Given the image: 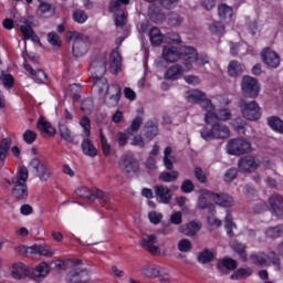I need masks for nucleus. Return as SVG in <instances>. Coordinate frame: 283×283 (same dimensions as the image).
I'll list each match as a JSON object with an SVG mask.
<instances>
[{
    "label": "nucleus",
    "instance_id": "42",
    "mask_svg": "<svg viewBox=\"0 0 283 283\" xmlns=\"http://www.w3.org/2000/svg\"><path fill=\"white\" fill-rule=\"evenodd\" d=\"M268 125L274 132H277L279 134H283V120L280 119V117H275V116L269 117Z\"/></svg>",
    "mask_w": 283,
    "mask_h": 283
},
{
    "label": "nucleus",
    "instance_id": "62",
    "mask_svg": "<svg viewBox=\"0 0 283 283\" xmlns=\"http://www.w3.org/2000/svg\"><path fill=\"white\" fill-rule=\"evenodd\" d=\"M38 254L44 255L45 258H52L54 253L48 245L38 244Z\"/></svg>",
    "mask_w": 283,
    "mask_h": 283
},
{
    "label": "nucleus",
    "instance_id": "58",
    "mask_svg": "<svg viewBox=\"0 0 283 283\" xmlns=\"http://www.w3.org/2000/svg\"><path fill=\"white\" fill-rule=\"evenodd\" d=\"M73 20L75 23H85L87 21V15L85 14V11L76 10L73 13Z\"/></svg>",
    "mask_w": 283,
    "mask_h": 283
},
{
    "label": "nucleus",
    "instance_id": "16",
    "mask_svg": "<svg viewBox=\"0 0 283 283\" xmlns=\"http://www.w3.org/2000/svg\"><path fill=\"white\" fill-rule=\"evenodd\" d=\"M158 242V237L154 234H148L146 239H142L140 241V248L145 249V251H148L151 255H160V248L155 245Z\"/></svg>",
    "mask_w": 283,
    "mask_h": 283
},
{
    "label": "nucleus",
    "instance_id": "3",
    "mask_svg": "<svg viewBox=\"0 0 283 283\" xmlns=\"http://www.w3.org/2000/svg\"><path fill=\"white\" fill-rule=\"evenodd\" d=\"M181 56L186 61L187 71L193 70V63L198 65H207L209 63V56L205 54L199 55L198 51L191 46L181 48Z\"/></svg>",
    "mask_w": 283,
    "mask_h": 283
},
{
    "label": "nucleus",
    "instance_id": "48",
    "mask_svg": "<svg viewBox=\"0 0 283 283\" xmlns=\"http://www.w3.org/2000/svg\"><path fill=\"white\" fill-rule=\"evenodd\" d=\"M99 140H101V146L104 156H111L112 155V146L109 143H107V137H105V134H103V130H99Z\"/></svg>",
    "mask_w": 283,
    "mask_h": 283
},
{
    "label": "nucleus",
    "instance_id": "50",
    "mask_svg": "<svg viewBox=\"0 0 283 283\" xmlns=\"http://www.w3.org/2000/svg\"><path fill=\"white\" fill-rule=\"evenodd\" d=\"M213 260V252L209 251V250H203L202 252H200L198 254V261L201 264H207L209 262H211Z\"/></svg>",
    "mask_w": 283,
    "mask_h": 283
},
{
    "label": "nucleus",
    "instance_id": "6",
    "mask_svg": "<svg viewBox=\"0 0 283 283\" xmlns=\"http://www.w3.org/2000/svg\"><path fill=\"white\" fill-rule=\"evenodd\" d=\"M140 273L146 277H158L160 283H170L169 270L157 264L142 266Z\"/></svg>",
    "mask_w": 283,
    "mask_h": 283
},
{
    "label": "nucleus",
    "instance_id": "44",
    "mask_svg": "<svg viewBox=\"0 0 283 283\" xmlns=\"http://www.w3.org/2000/svg\"><path fill=\"white\" fill-rule=\"evenodd\" d=\"M15 251L23 255H35L36 253H39V244H34L31 247L20 245L15 248Z\"/></svg>",
    "mask_w": 283,
    "mask_h": 283
},
{
    "label": "nucleus",
    "instance_id": "63",
    "mask_svg": "<svg viewBox=\"0 0 283 283\" xmlns=\"http://www.w3.org/2000/svg\"><path fill=\"white\" fill-rule=\"evenodd\" d=\"M23 140L28 145H32V143L36 140V133H34L33 130H25L23 134Z\"/></svg>",
    "mask_w": 283,
    "mask_h": 283
},
{
    "label": "nucleus",
    "instance_id": "40",
    "mask_svg": "<svg viewBox=\"0 0 283 283\" xmlns=\"http://www.w3.org/2000/svg\"><path fill=\"white\" fill-rule=\"evenodd\" d=\"M146 138L151 140L158 136V126L154 122H147L144 126Z\"/></svg>",
    "mask_w": 283,
    "mask_h": 283
},
{
    "label": "nucleus",
    "instance_id": "11",
    "mask_svg": "<svg viewBox=\"0 0 283 283\" xmlns=\"http://www.w3.org/2000/svg\"><path fill=\"white\" fill-rule=\"evenodd\" d=\"M90 72L92 78H101L107 72V57L105 55H98L91 61Z\"/></svg>",
    "mask_w": 283,
    "mask_h": 283
},
{
    "label": "nucleus",
    "instance_id": "28",
    "mask_svg": "<svg viewBox=\"0 0 283 283\" xmlns=\"http://www.w3.org/2000/svg\"><path fill=\"white\" fill-rule=\"evenodd\" d=\"M59 134L63 140H66V143H71L72 145H78V142H76L74 135L72 134V130H70V127H67V125L60 124Z\"/></svg>",
    "mask_w": 283,
    "mask_h": 283
},
{
    "label": "nucleus",
    "instance_id": "19",
    "mask_svg": "<svg viewBox=\"0 0 283 283\" xmlns=\"http://www.w3.org/2000/svg\"><path fill=\"white\" fill-rule=\"evenodd\" d=\"M163 59L166 60L167 63H176L177 61H185V57H182V49L180 52H178V49L175 46H165L163 51Z\"/></svg>",
    "mask_w": 283,
    "mask_h": 283
},
{
    "label": "nucleus",
    "instance_id": "64",
    "mask_svg": "<svg viewBox=\"0 0 283 283\" xmlns=\"http://www.w3.org/2000/svg\"><path fill=\"white\" fill-rule=\"evenodd\" d=\"M193 175L199 182H202V184L207 182V175H205V171L202 170V168L196 167L193 170Z\"/></svg>",
    "mask_w": 283,
    "mask_h": 283
},
{
    "label": "nucleus",
    "instance_id": "39",
    "mask_svg": "<svg viewBox=\"0 0 283 283\" xmlns=\"http://www.w3.org/2000/svg\"><path fill=\"white\" fill-rule=\"evenodd\" d=\"M178 176H180V172H178V170H172V171H163L159 177L158 180L160 182H176V180H178Z\"/></svg>",
    "mask_w": 283,
    "mask_h": 283
},
{
    "label": "nucleus",
    "instance_id": "51",
    "mask_svg": "<svg viewBox=\"0 0 283 283\" xmlns=\"http://www.w3.org/2000/svg\"><path fill=\"white\" fill-rule=\"evenodd\" d=\"M75 193L78 196V198H84L85 200H94L92 197V191L86 187L76 189Z\"/></svg>",
    "mask_w": 283,
    "mask_h": 283
},
{
    "label": "nucleus",
    "instance_id": "46",
    "mask_svg": "<svg viewBox=\"0 0 283 283\" xmlns=\"http://www.w3.org/2000/svg\"><path fill=\"white\" fill-rule=\"evenodd\" d=\"M39 12L41 17L48 19L54 14V9L52 8V4L42 2L39 7Z\"/></svg>",
    "mask_w": 283,
    "mask_h": 283
},
{
    "label": "nucleus",
    "instance_id": "49",
    "mask_svg": "<svg viewBox=\"0 0 283 283\" xmlns=\"http://www.w3.org/2000/svg\"><path fill=\"white\" fill-rule=\"evenodd\" d=\"M265 235L266 238H281V235H283V226L280 224V226L269 228L265 231Z\"/></svg>",
    "mask_w": 283,
    "mask_h": 283
},
{
    "label": "nucleus",
    "instance_id": "43",
    "mask_svg": "<svg viewBox=\"0 0 283 283\" xmlns=\"http://www.w3.org/2000/svg\"><path fill=\"white\" fill-rule=\"evenodd\" d=\"M232 249L238 253L242 262H248L249 255L247 254V245L242 243H234L232 244Z\"/></svg>",
    "mask_w": 283,
    "mask_h": 283
},
{
    "label": "nucleus",
    "instance_id": "29",
    "mask_svg": "<svg viewBox=\"0 0 283 283\" xmlns=\"http://www.w3.org/2000/svg\"><path fill=\"white\" fill-rule=\"evenodd\" d=\"M149 41L151 45L158 46L163 45V41H165V35L160 31V29L154 27L149 31Z\"/></svg>",
    "mask_w": 283,
    "mask_h": 283
},
{
    "label": "nucleus",
    "instance_id": "59",
    "mask_svg": "<svg viewBox=\"0 0 283 283\" xmlns=\"http://www.w3.org/2000/svg\"><path fill=\"white\" fill-rule=\"evenodd\" d=\"M195 189L196 185H193V181H191L190 179H186L182 181L181 191H184V193H191V191H193Z\"/></svg>",
    "mask_w": 283,
    "mask_h": 283
},
{
    "label": "nucleus",
    "instance_id": "53",
    "mask_svg": "<svg viewBox=\"0 0 283 283\" xmlns=\"http://www.w3.org/2000/svg\"><path fill=\"white\" fill-rule=\"evenodd\" d=\"M191 241L189 239H181L178 242V249L181 253H189L191 251Z\"/></svg>",
    "mask_w": 283,
    "mask_h": 283
},
{
    "label": "nucleus",
    "instance_id": "31",
    "mask_svg": "<svg viewBox=\"0 0 283 283\" xmlns=\"http://www.w3.org/2000/svg\"><path fill=\"white\" fill-rule=\"evenodd\" d=\"M242 72H244V65H242L238 61H231L228 65V74L232 78H238V76L242 75Z\"/></svg>",
    "mask_w": 283,
    "mask_h": 283
},
{
    "label": "nucleus",
    "instance_id": "5",
    "mask_svg": "<svg viewBox=\"0 0 283 283\" xmlns=\"http://www.w3.org/2000/svg\"><path fill=\"white\" fill-rule=\"evenodd\" d=\"M239 108L243 118H247L248 120H260V117L262 116L260 105L255 101L248 102L245 99H240Z\"/></svg>",
    "mask_w": 283,
    "mask_h": 283
},
{
    "label": "nucleus",
    "instance_id": "32",
    "mask_svg": "<svg viewBox=\"0 0 283 283\" xmlns=\"http://www.w3.org/2000/svg\"><path fill=\"white\" fill-rule=\"evenodd\" d=\"M253 275V270L249 266L237 269L231 275L230 280H247Z\"/></svg>",
    "mask_w": 283,
    "mask_h": 283
},
{
    "label": "nucleus",
    "instance_id": "56",
    "mask_svg": "<svg viewBox=\"0 0 283 283\" xmlns=\"http://www.w3.org/2000/svg\"><path fill=\"white\" fill-rule=\"evenodd\" d=\"M80 125L81 127H83L84 129V135L86 138H90L91 136V123H90V118L87 116H83L82 119L80 120Z\"/></svg>",
    "mask_w": 283,
    "mask_h": 283
},
{
    "label": "nucleus",
    "instance_id": "60",
    "mask_svg": "<svg viewBox=\"0 0 283 283\" xmlns=\"http://www.w3.org/2000/svg\"><path fill=\"white\" fill-rule=\"evenodd\" d=\"M148 219L153 224H160V222H163V213L150 211L148 213Z\"/></svg>",
    "mask_w": 283,
    "mask_h": 283
},
{
    "label": "nucleus",
    "instance_id": "34",
    "mask_svg": "<svg viewBox=\"0 0 283 283\" xmlns=\"http://www.w3.org/2000/svg\"><path fill=\"white\" fill-rule=\"evenodd\" d=\"M95 80L93 87L97 94H101L102 96L105 95V93L109 90V85L107 84V80L103 76L101 77H93Z\"/></svg>",
    "mask_w": 283,
    "mask_h": 283
},
{
    "label": "nucleus",
    "instance_id": "57",
    "mask_svg": "<svg viewBox=\"0 0 283 283\" xmlns=\"http://www.w3.org/2000/svg\"><path fill=\"white\" fill-rule=\"evenodd\" d=\"M81 109L84 114H92V112H94V102L91 98L84 99Z\"/></svg>",
    "mask_w": 283,
    "mask_h": 283
},
{
    "label": "nucleus",
    "instance_id": "30",
    "mask_svg": "<svg viewBox=\"0 0 283 283\" xmlns=\"http://www.w3.org/2000/svg\"><path fill=\"white\" fill-rule=\"evenodd\" d=\"M82 151L85 156H90L91 158L98 156V150L96 149L92 140H90V138L87 137L84 138L82 142Z\"/></svg>",
    "mask_w": 283,
    "mask_h": 283
},
{
    "label": "nucleus",
    "instance_id": "47",
    "mask_svg": "<svg viewBox=\"0 0 283 283\" xmlns=\"http://www.w3.org/2000/svg\"><path fill=\"white\" fill-rule=\"evenodd\" d=\"M140 125H143V117H136L133 119L130 126L126 129V134L128 136H134V134L140 129Z\"/></svg>",
    "mask_w": 283,
    "mask_h": 283
},
{
    "label": "nucleus",
    "instance_id": "9",
    "mask_svg": "<svg viewBox=\"0 0 283 283\" xmlns=\"http://www.w3.org/2000/svg\"><path fill=\"white\" fill-rule=\"evenodd\" d=\"M260 159L255 156L247 155L239 159L238 161V169L241 174H253V171H258L260 169Z\"/></svg>",
    "mask_w": 283,
    "mask_h": 283
},
{
    "label": "nucleus",
    "instance_id": "45",
    "mask_svg": "<svg viewBox=\"0 0 283 283\" xmlns=\"http://www.w3.org/2000/svg\"><path fill=\"white\" fill-rule=\"evenodd\" d=\"M218 14L220 19H231L233 17V8L227 4H220L218 7Z\"/></svg>",
    "mask_w": 283,
    "mask_h": 283
},
{
    "label": "nucleus",
    "instance_id": "38",
    "mask_svg": "<svg viewBox=\"0 0 283 283\" xmlns=\"http://www.w3.org/2000/svg\"><path fill=\"white\" fill-rule=\"evenodd\" d=\"M12 147V138L7 137L0 142V163H3L8 157V151Z\"/></svg>",
    "mask_w": 283,
    "mask_h": 283
},
{
    "label": "nucleus",
    "instance_id": "17",
    "mask_svg": "<svg viewBox=\"0 0 283 283\" xmlns=\"http://www.w3.org/2000/svg\"><path fill=\"white\" fill-rule=\"evenodd\" d=\"M261 59L268 67H272L273 70L280 67V55L271 49H264L261 53Z\"/></svg>",
    "mask_w": 283,
    "mask_h": 283
},
{
    "label": "nucleus",
    "instance_id": "15",
    "mask_svg": "<svg viewBox=\"0 0 283 283\" xmlns=\"http://www.w3.org/2000/svg\"><path fill=\"white\" fill-rule=\"evenodd\" d=\"M211 202H213V192L207 189H201L199 191V199L197 202L198 209H209L210 211H216V207Z\"/></svg>",
    "mask_w": 283,
    "mask_h": 283
},
{
    "label": "nucleus",
    "instance_id": "20",
    "mask_svg": "<svg viewBox=\"0 0 283 283\" xmlns=\"http://www.w3.org/2000/svg\"><path fill=\"white\" fill-rule=\"evenodd\" d=\"M155 196L163 205H169V202H171V189L165 185L155 187Z\"/></svg>",
    "mask_w": 283,
    "mask_h": 283
},
{
    "label": "nucleus",
    "instance_id": "8",
    "mask_svg": "<svg viewBox=\"0 0 283 283\" xmlns=\"http://www.w3.org/2000/svg\"><path fill=\"white\" fill-rule=\"evenodd\" d=\"M29 165L33 171H35V176L41 182H48V180H50V177L52 176V169H50V166H48L45 161L39 158H33Z\"/></svg>",
    "mask_w": 283,
    "mask_h": 283
},
{
    "label": "nucleus",
    "instance_id": "41",
    "mask_svg": "<svg viewBox=\"0 0 283 283\" xmlns=\"http://www.w3.org/2000/svg\"><path fill=\"white\" fill-rule=\"evenodd\" d=\"M250 262L256 266H264L268 262V255L264 252H258L250 255Z\"/></svg>",
    "mask_w": 283,
    "mask_h": 283
},
{
    "label": "nucleus",
    "instance_id": "14",
    "mask_svg": "<svg viewBox=\"0 0 283 283\" xmlns=\"http://www.w3.org/2000/svg\"><path fill=\"white\" fill-rule=\"evenodd\" d=\"M120 168L123 174H125L128 178H132V176L140 171V164L135 158L126 157L123 159Z\"/></svg>",
    "mask_w": 283,
    "mask_h": 283
},
{
    "label": "nucleus",
    "instance_id": "7",
    "mask_svg": "<svg viewBox=\"0 0 283 283\" xmlns=\"http://www.w3.org/2000/svg\"><path fill=\"white\" fill-rule=\"evenodd\" d=\"M230 136L231 130L222 123L213 124L210 130L207 128L201 129V137L205 140H211V138H229Z\"/></svg>",
    "mask_w": 283,
    "mask_h": 283
},
{
    "label": "nucleus",
    "instance_id": "13",
    "mask_svg": "<svg viewBox=\"0 0 283 283\" xmlns=\"http://www.w3.org/2000/svg\"><path fill=\"white\" fill-rule=\"evenodd\" d=\"M18 28H20V32H22L24 41L31 39L33 43H41L39 35L34 33V30H32V25H30V21H28V19L21 18L18 22Z\"/></svg>",
    "mask_w": 283,
    "mask_h": 283
},
{
    "label": "nucleus",
    "instance_id": "33",
    "mask_svg": "<svg viewBox=\"0 0 283 283\" xmlns=\"http://www.w3.org/2000/svg\"><path fill=\"white\" fill-rule=\"evenodd\" d=\"M36 127L43 134H49V136H54L56 134V129H54L52 124H50L43 116L39 118Z\"/></svg>",
    "mask_w": 283,
    "mask_h": 283
},
{
    "label": "nucleus",
    "instance_id": "12",
    "mask_svg": "<svg viewBox=\"0 0 283 283\" xmlns=\"http://www.w3.org/2000/svg\"><path fill=\"white\" fill-rule=\"evenodd\" d=\"M120 101V86L112 84L104 95V103L107 107H116Z\"/></svg>",
    "mask_w": 283,
    "mask_h": 283
},
{
    "label": "nucleus",
    "instance_id": "61",
    "mask_svg": "<svg viewBox=\"0 0 283 283\" xmlns=\"http://www.w3.org/2000/svg\"><path fill=\"white\" fill-rule=\"evenodd\" d=\"M216 120H231V111L224 108L216 114Z\"/></svg>",
    "mask_w": 283,
    "mask_h": 283
},
{
    "label": "nucleus",
    "instance_id": "4",
    "mask_svg": "<svg viewBox=\"0 0 283 283\" xmlns=\"http://www.w3.org/2000/svg\"><path fill=\"white\" fill-rule=\"evenodd\" d=\"M227 151L230 156H244V154H251L253 147L251 142L244 138H237L228 142Z\"/></svg>",
    "mask_w": 283,
    "mask_h": 283
},
{
    "label": "nucleus",
    "instance_id": "24",
    "mask_svg": "<svg viewBox=\"0 0 283 283\" xmlns=\"http://www.w3.org/2000/svg\"><path fill=\"white\" fill-rule=\"evenodd\" d=\"M109 70L112 74H118L120 72V67L123 65V57H120V53L117 50L113 51L109 55Z\"/></svg>",
    "mask_w": 283,
    "mask_h": 283
},
{
    "label": "nucleus",
    "instance_id": "27",
    "mask_svg": "<svg viewBox=\"0 0 283 283\" xmlns=\"http://www.w3.org/2000/svg\"><path fill=\"white\" fill-rule=\"evenodd\" d=\"M24 70L33 76L34 81L36 83H46L48 82V75L45 74V71L43 70H34L30 64H24Z\"/></svg>",
    "mask_w": 283,
    "mask_h": 283
},
{
    "label": "nucleus",
    "instance_id": "2",
    "mask_svg": "<svg viewBox=\"0 0 283 283\" xmlns=\"http://www.w3.org/2000/svg\"><path fill=\"white\" fill-rule=\"evenodd\" d=\"M66 39L73 42V55L74 56H85L87 50H90V36L76 32L69 31L66 32Z\"/></svg>",
    "mask_w": 283,
    "mask_h": 283
},
{
    "label": "nucleus",
    "instance_id": "55",
    "mask_svg": "<svg viewBox=\"0 0 283 283\" xmlns=\"http://www.w3.org/2000/svg\"><path fill=\"white\" fill-rule=\"evenodd\" d=\"M129 4V0H112L109 3V10L111 12H118V9L120 6H127Z\"/></svg>",
    "mask_w": 283,
    "mask_h": 283
},
{
    "label": "nucleus",
    "instance_id": "22",
    "mask_svg": "<svg viewBox=\"0 0 283 283\" xmlns=\"http://www.w3.org/2000/svg\"><path fill=\"white\" fill-rule=\"evenodd\" d=\"M269 205L277 218H283V197L280 195H272L269 199Z\"/></svg>",
    "mask_w": 283,
    "mask_h": 283
},
{
    "label": "nucleus",
    "instance_id": "21",
    "mask_svg": "<svg viewBox=\"0 0 283 283\" xmlns=\"http://www.w3.org/2000/svg\"><path fill=\"white\" fill-rule=\"evenodd\" d=\"M202 229V226L196 221H190L179 228V233H184L188 238H193L198 234V231Z\"/></svg>",
    "mask_w": 283,
    "mask_h": 283
},
{
    "label": "nucleus",
    "instance_id": "25",
    "mask_svg": "<svg viewBox=\"0 0 283 283\" xmlns=\"http://www.w3.org/2000/svg\"><path fill=\"white\" fill-rule=\"evenodd\" d=\"M30 275V270L23 263H15L11 270V276L13 280H23Z\"/></svg>",
    "mask_w": 283,
    "mask_h": 283
},
{
    "label": "nucleus",
    "instance_id": "10",
    "mask_svg": "<svg viewBox=\"0 0 283 283\" xmlns=\"http://www.w3.org/2000/svg\"><path fill=\"white\" fill-rule=\"evenodd\" d=\"M241 90L243 95L248 98H258L260 94V84L258 83V80L251 76H243Z\"/></svg>",
    "mask_w": 283,
    "mask_h": 283
},
{
    "label": "nucleus",
    "instance_id": "52",
    "mask_svg": "<svg viewBox=\"0 0 283 283\" xmlns=\"http://www.w3.org/2000/svg\"><path fill=\"white\" fill-rule=\"evenodd\" d=\"M182 17H180V14L178 13H169L168 14V23L169 25H174V27H178V25H182Z\"/></svg>",
    "mask_w": 283,
    "mask_h": 283
},
{
    "label": "nucleus",
    "instance_id": "26",
    "mask_svg": "<svg viewBox=\"0 0 283 283\" xmlns=\"http://www.w3.org/2000/svg\"><path fill=\"white\" fill-rule=\"evenodd\" d=\"M212 202L219 205V207H233V197L227 193H213L212 192Z\"/></svg>",
    "mask_w": 283,
    "mask_h": 283
},
{
    "label": "nucleus",
    "instance_id": "36",
    "mask_svg": "<svg viewBox=\"0 0 283 283\" xmlns=\"http://www.w3.org/2000/svg\"><path fill=\"white\" fill-rule=\"evenodd\" d=\"M217 268L219 269V271H221V273L222 271H224V269H227L228 271H235V269H238V261L231 258L221 259Z\"/></svg>",
    "mask_w": 283,
    "mask_h": 283
},
{
    "label": "nucleus",
    "instance_id": "37",
    "mask_svg": "<svg viewBox=\"0 0 283 283\" xmlns=\"http://www.w3.org/2000/svg\"><path fill=\"white\" fill-rule=\"evenodd\" d=\"M49 273L50 265L45 262H42L32 270L31 275L32 277H45Z\"/></svg>",
    "mask_w": 283,
    "mask_h": 283
},
{
    "label": "nucleus",
    "instance_id": "1",
    "mask_svg": "<svg viewBox=\"0 0 283 283\" xmlns=\"http://www.w3.org/2000/svg\"><path fill=\"white\" fill-rule=\"evenodd\" d=\"M28 168L21 167L18 174L11 179L7 180V185L12 187L11 195L15 200H28Z\"/></svg>",
    "mask_w": 283,
    "mask_h": 283
},
{
    "label": "nucleus",
    "instance_id": "54",
    "mask_svg": "<svg viewBox=\"0 0 283 283\" xmlns=\"http://www.w3.org/2000/svg\"><path fill=\"white\" fill-rule=\"evenodd\" d=\"M235 178H238V169H235V168L228 169L223 176L224 182H228V184L233 182V180H235Z\"/></svg>",
    "mask_w": 283,
    "mask_h": 283
},
{
    "label": "nucleus",
    "instance_id": "23",
    "mask_svg": "<svg viewBox=\"0 0 283 283\" xmlns=\"http://www.w3.org/2000/svg\"><path fill=\"white\" fill-rule=\"evenodd\" d=\"M201 107L205 109L206 113V123L208 125H211V123L216 122V106L210 102V99L205 98V101L201 102Z\"/></svg>",
    "mask_w": 283,
    "mask_h": 283
},
{
    "label": "nucleus",
    "instance_id": "35",
    "mask_svg": "<svg viewBox=\"0 0 283 283\" xmlns=\"http://www.w3.org/2000/svg\"><path fill=\"white\" fill-rule=\"evenodd\" d=\"M205 98H207V94L198 90L188 91L186 93V101H188V103H202Z\"/></svg>",
    "mask_w": 283,
    "mask_h": 283
},
{
    "label": "nucleus",
    "instance_id": "18",
    "mask_svg": "<svg viewBox=\"0 0 283 283\" xmlns=\"http://www.w3.org/2000/svg\"><path fill=\"white\" fill-rule=\"evenodd\" d=\"M187 71V61H184V66L180 65H174L170 66L166 73H165V78L166 81H178L182 74H185Z\"/></svg>",
    "mask_w": 283,
    "mask_h": 283
}]
</instances>
